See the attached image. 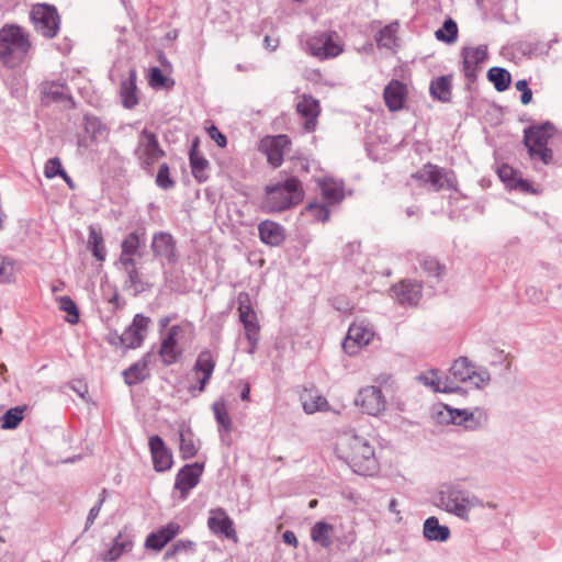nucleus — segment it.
Here are the masks:
<instances>
[{
    "label": "nucleus",
    "instance_id": "nucleus-50",
    "mask_svg": "<svg viewBox=\"0 0 562 562\" xmlns=\"http://www.w3.org/2000/svg\"><path fill=\"white\" fill-rule=\"evenodd\" d=\"M418 262H419V266L423 269V271L428 277H436V278L440 277L443 271V267L440 266V263L437 261V259H435L430 256H420L418 258Z\"/></svg>",
    "mask_w": 562,
    "mask_h": 562
},
{
    "label": "nucleus",
    "instance_id": "nucleus-32",
    "mask_svg": "<svg viewBox=\"0 0 562 562\" xmlns=\"http://www.w3.org/2000/svg\"><path fill=\"white\" fill-rule=\"evenodd\" d=\"M319 188L323 199L327 204H336L344 199L342 182H338L331 178H325L319 181Z\"/></svg>",
    "mask_w": 562,
    "mask_h": 562
},
{
    "label": "nucleus",
    "instance_id": "nucleus-53",
    "mask_svg": "<svg viewBox=\"0 0 562 562\" xmlns=\"http://www.w3.org/2000/svg\"><path fill=\"white\" fill-rule=\"evenodd\" d=\"M305 212L308 213L313 218L319 222H327L329 220V210L327 205L322 203H310L305 207Z\"/></svg>",
    "mask_w": 562,
    "mask_h": 562
},
{
    "label": "nucleus",
    "instance_id": "nucleus-16",
    "mask_svg": "<svg viewBox=\"0 0 562 562\" xmlns=\"http://www.w3.org/2000/svg\"><path fill=\"white\" fill-rule=\"evenodd\" d=\"M153 255L162 263H175L177 261L176 240L171 234L167 232H158L153 236L150 245Z\"/></svg>",
    "mask_w": 562,
    "mask_h": 562
},
{
    "label": "nucleus",
    "instance_id": "nucleus-57",
    "mask_svg": "<svg viewBox=\"0 0 562 562\" xmlns=\"http://www.w3.org/2000/svg\"><path fill=\"white\" fill-rule=\"evenodd\" d=\"M148 81L153 88H162L166 87L168 79L158 67H153L149 71Z\"/></svg>",
    "mask_w": 562,
    "mask_h": 562
},
{
    "label": "nucleus",
    "instance_id": "nucleus-64",
    "mask_svg": "<svg viewBox=\"0 0 562 562\" xmlns=\"http://www.w3.org/2000/svg\"><path fill=\"white\" fill-rule=\"evenodd\" d=\"M106 340L115 347H123V333L122 334H117L116 331L110 333L106 337Z\"/></svg>",
    "mask_w": 562,
    "mask_h": 562
},
{
    "label": "nucleus",
    "instance_id": "nucleus-11",
    "mask_svg": "<svg viewBox=\"0 0 562 562\" xmlns=\"http://www.w3.org/2000/svg\"><path fill=\"white\" fill-rule=\"evenodd\" d=\"M335 35V32H321L311 36L306 42L310 54L318 59H328L340 55L342 46L334 40Z\"/></svg>",
    "mask_w": 562,
    "mask_h": 562
},
{
    "label": "nucleus",
    "instance_id": "nucleus-15",
    "mask_svg": "<svg viewBox=\"0 0 562 562\" xmlns=\"http://www.w3.org/2000/svg\"><path fill=\"white\" fill-rule=\"evenodd\" d=\"M150 323V318L136 314L132 324L123 331V348L136 349L142 346Z\"/></svg>",
    "mask_w": 562,
    "mask_h": 562
},
{
    "label": "nucleus",
    "instance_id": "nucleus-34",
    "mask_svg": "<svg viewBox=\"0 0 562 562\" xmlns=\"http://www.w3.org/2000/svg\"><path fill=\"white\" fill-rule=\"evenodd\" d=\"M419 380L425 384L434 387L435 391L441 393H454L460 390L457 384H453L450 381L449 376H438L435 371L429 372L428 374H423L419 376Z\"/></svg>",
    "mask_w": 562,
    "mask_h": 562
},
{
    "label": "nucleus",
    "instance_id": "nucleus-63",
    "mask_svg": "<svg viewBox=\"0 0 562 562\" xmlns=\"http://www.w3.org/2000/svg\"><path fill=\"white\" fill-rule=\"evenodd\" d=\"M333 305L336 310L347 313L351 311V306L348 301L341 299V297H335L333 300Z\"/></svg>",
    "mask_w": 562,
    "mask_h": 562
},
{
    "label": "nucleus",
    "instance_id": "nucleus-24",
    "mask_svg": "<svg viewBox=\"0 0 562 562\" xmlns=\"http://www.w3.org/2000/svg\"><path fill=\"white\" fill-rule=\"evenodd\" d=\"M392 292L402 305H416L422 297V284L416 281L405 280L392 286Z\"/></svg>",
    "mask_w": 562,
    "mask_h": 562
},
{
    "label": "nucleus",
    "instance_id": "nucleus-3",
    "mask_svg": "<svg viewBox=\"0 0 562 562\" xmlns=\"http://www.w3.org/2000/svg\"><path fill=\"white\" fill-rule=\"evenodd\" d=\"M304 190L301 181L289 177L265 187L261 207L267 213H279L290 210L303 201Z\"/></svg>",
    "mask_w": 562,
    "mask_h": 562
},
{
    "label": "nucleus",
    "instance_id": "nucleus-12",
    "mask_svg": "<svg viewBox=\"0 0 562 562\" xmlns=\"http://www.w3.org/2000/svg\"><path fill=\"white\" fill-rule=\"evenodd\" d=\"M355 404L359 406L363 413L378 416L386 408V400L379 386L369 385L359 390Z\"/></svg>",
    "mask_w": 562,
    "mask_h": 562
},
{
    "label": "nucleus",
    "instance_id": "nucleus-4",
    "mask_svg": "<svg viewBox=\"0 0 562 562\" xmlns=\"http://www.w3.org/2000/svg\"><path fill=\"white\" fill-rule=\"evenodd\" d=\"M31 47L30 34L20 25L5 24L0 29V59L5 66L21 64Z\"/></svg>",
    "mask_w": 562,
    "mask_h": 562
},
{
    "label": "nucleus",
    "instance_id": "nucleus-59",
    "mask_svg": "<svg viewBox=\"0 0 562 562\" xmlns=\"http://www.w3.org/2000/svg\"><path fill=\"white\" fill-rule=\"evenodd\" d=\"M498 177L507 186L512 187L515 182V170L508 165H503L498 168Z\"/></svg>",
    "mask_w": 562,
    "mask_h": 562
},
{
    "label": "nucleus",
    "instance_id": "nucleus-52",
    "mask_svg": "<svg viewBox=\"0 0 562 562\" xmlns=\"http://www.w3.org/2000/svg\"><path fill=\"white\" fill-rule=\"evenodd\" d=\"M44 175L48 179H53L57 176H60L63 179H67V173L63 169L61 161L58 157L50 158L46 161Z\"/></svg>",
    "mask_w": 562,
    "mask_h": 562
},
{
    "label": "nucleus",
    "instance_id": "nucleus-25",
    "mask_svg": "<svg viewBox=\"0 0 562 562\" xmlns=\"http://www.w3.org/2000/svg\"><path fill=\"white\" fill-rule=\"evenodd\" d=\"M181 530L178 522L170 521L166 526L149 533L145 541V547L155 551H160L170 540H172Z\"/></svg>",
    "mask_w": 562,
    "mask_h": 562
},
{
    "label": "nucleus",
    "instance_id": "nucleus-18",
    "mask_svg": "<svg viewBox=\"0 0 562 562\" xmlns=\"http://www.w3.org/2000/svg\"><path fill=\"white\" fill-rule=\"evenodd\" d=\"M289 145L290 140L286 135L268 137L261 142V148L267 155L268 162L273 168L282 165L284 151Z\"/></svg>",
    "mask_w": 562,
    "mask_h": 562
},
{
    "label": "nucleus",
    "instance_id": "nucleus-23",
    "mask_svg": "<svg viewBox=\"0 0 562 562\" xmlns=\"http://www.w3.org/2000/svg\"><path fill=\"white\" fill-rule=\"evenodd\" d=\"M202 472L203 465L200 463L186 464L177 474L175 487L186 497V494L198 485Z\"/></svg>",
    "mask_w": 562,
    "mask_h": 562
},
{
    "label": "nucleus",
    "instance_id": "nucleus-54",
    "mask_svg": "<svg viewBox=\"0 0 562 562\" xmlns=\"http://www.w3.org/2000/svg\"><path fill=\"white\" fill-rule=\"evenodd\" d=\"M14 276V261L8 257L0 256V282L7 283Z\"/></svg>",
    "mask_w": 562,
    "mask_h": 562
},
{
    "label": "nucleus",
    "instance_id": "nucleus-2",
    "mask_svg": "<svg viewBox=\"0 0 562 562\" xmlns=\"http://www.w3.org/2000/svg\"><path fill=\"white\" fill-rule=\"evenodd\" d=\"M434 505L463 521H470V512L475 507H484V502L474 494L467 492L456 482L441 484L434 495Z\"/></svg>",
    "mask_w": 562,
    "mask_h": 562
},
{
    "label": "nucleus",
    "instance_id": "nucleus-28",
    "mask_svg": "<svg viewBox=\"0 0 562 562\" xmlns=\"http://www.w3.org/2000/svg\"><path fill=\"white\" fill-rule=\"evenodd\" d=\"M133 537L126 531H121L113 539L111 548L102 554V560L105 562L115 561L122 554L130 552L133 548Z\"/></svg>",
    "mask_w": 562,
    "mask_h": 562
},
{
    "label": "nucleus",
    "instance_id": "nucleus-33",
    "mask_svg": "<svg viewBox=\"0 0 562 562\" xmlns=\"http://www.w3.org/2000/svg\"><path fill=\"white\" fill-rule=\"evenodd\" d=\"M334 526L326 521H317L311 528V539L314 543L328 549L333 546Z\"/></svg>",
    "mask_w": 562,
    "mask_h": 562
},
{
    "label": "nucleus",
    "instance_id": "nucleus-31",
    "mask_svg": "<svg viewBox=\"0 0 562 562\" xmlns=\"http://www.w3.org/2000/svg\"><path fill=\"white\" fill-rule=\"evenodd\" d=\"M120 95L122 98V103L126 109H132L138 103L135 69H131L128 77L122 80Z\"/></svg>",
    "mask_w": 562,
    "mask_h": 562
},
{
    "label": "nucleus",
    "instance_id": "nucleus-29",
    "mask_svg": "<svg viewBox=\"0 0 562 562\" xmlns=\"http://www.w3.org/2000/svg\"><path fill=\"white\" fill-rule=\"evenodd\" d=\"M151 355L147 352L142 357L140 360L130 366L126 370L123 371L124 381L127 385H136L143 382L148 375V364L150 361Z\"/></svg>",
    "mask_w": 562,
    "mask_h": 562
},
{
    "label": "nucleus",
    "instance_id": "nucleus-61",
    "mask_svg": "<svg viewBox=\"0 0 562 562\" xmlns=\"http://www.w3.org/2000/svg\"><path fill=\"white\" fill-rule=\"evenodd\" d=\"M207 132H209L210 137L216 143V145L218 147L223 148L226 146L227 138L222 132H220V130L216 126L212 125L207 130Z\"/></svg>",
    "mask_w": 562,
    "mask_h": 562
},
{
    "label": "nucleus",
    "instance_id": "nucleus-26",
    "mask_svg": "<svg viewBox=\"0 0 562 562\" xmlns=\"http://www.w3.org/2000/svg\"><path fill=\"white\" fill-rule=\"evenodd\" d=\"M259 237L269 246H279L285 239V231L282 225L273 221H262L258 225Z\"/></svg>",
    "mask_w": 562,
    "mask_h": 562
},
{
    "label": "nucleus",
    "instance_id": "nucleus-51",
    "mask_svg": "<svg viewBox=\"0 0 562 562\" xmlns=\"http://www.w3.org/2000/svg\"><path fill=\"white\" fill-rule=\"evenodd\" d=\"M59 308L68 314L67 322L77 324L79 322V311L76 303L69 296L59 297Z\"/></svg>",
    "mask_w": 562,
    "mask_h": 562
},
{
    "label": "nucleus",
    "instance_id": "nucleus-22",
    "mask_svg": "<svg viewBox=\"0 0 562 562\" xmlns=\"http://www.w3.org/2000/svg\"><path fill=\"white\" fill-rule=\"evenodd\" d=\"M407 94L406 85L397 79H392L384 88L383 98L391 112L403 109Z\"/></svg>",
    "mask_w": 562,
    "mask_h": 562
},
{
    "label": "nucleus",
    "instance_id": "nucleus-5",
    "mask_svg": "<svg viewBox=\"0 0 562 562\" xmlns=\"http://www.w3.org/2000/svg\"><path fill=\"white\" fill-rule=\"evenodd\" d=\"M450 381L469 382L476 389H484L491 383L492 376L490 371L484 367H477L467 357H459L453 361L449 369Z\"/></svg>",
    "mask_w": 562,
    "mask_h": 562
},
{
    "label": "nucleus",
    "instance_id": "nucleus-49",
    "mask_svg": "<svg viewBox=\"0 0 562 562\" xmlns=\"http://www.w3.org/2000/svg\"><path fill=\"white\" fill-rule=\"evenodd\" d=\"M328 406L327 400L322 395L308 394L303 398V409L306 414L324 411Z\"/></svg>",
    "mask_w": 562,
    "mask_h": 562
},
{
    "label": "nucleus",
    "instance_id": "nucleus-38",
    "mask_svg": "<svg viewBox=\"0 0 562 562\" xmlns=\"http://www.w3.org/2000/svg\"><path fill=\"white\" fill-rule=\"evenodd\" d=\"M434 99L441 102H448L451 99V77L441 76L432 80L429 87Z\"/></svg>",
    "mask_w": 562,
    "mask_h": 562
},
{
    "label": "nucleus",
    "instance_id": "nucleus-60",
    "mask_svg": "<svg viewBox=\"0 0 562 562\" xmlns=\"http://www.w3.org/2000/svg\"><path fill=\"white\" fill-rule=\"evenodd\" d=\"M116 265L120 266L123 271L137 268L136 260L132 255L120 254Z\"/></svg>",
    "mask_w": 562,
    "mask_h": 562
},
{
    "label": "nucleus",
    "instance_id": "nucleus-55",
    "mask_svg": "<svg viewBox=\"0 0 562 562\" xmlns=\"http://www.w3.org/2000/svg\"><path fill=\"white\" fill-rule=\"evenodd\" d=\"M156 184L164 190H168L175 186L173 180L170 178L167 164L160 165L156 177Z\"/></svg>",
    "mask_w": 562,
    "mask_h": 562
},
{
    "label": "nucleus",
    "instance_id": "nucleus-20",
    "mask_svg": "<svg viewBox=\"0 0 562 562\" xmlns=\"http://www.w3.org/2000/svg\"><path fill=\"white\" fill-rule=\"evenodd\" d=\"M207 526L214 535L224 536L227 539H236L234 522L223 508L211 512Z\"/></svg>",
    "mask_w": 562,
    "mask_h": 562
},
{
    "label": "nucleus",
    "instance_id": "nucleus-13",
    "mask_svg": "<svg viewBox=\"0 0 562 562\" xmlns=\"http://www.w3.org/2000/svg\"><path fill=\"white\" fill-rule=\"evenodd\" d=\"M448 413V422L464 426L467 429H477L482 427L487 420V414L484 409L475 407L473 409H458L451 408L448 405L443 406Z\"/></svg>",
    "mask_w": 562,
    "mask_h": 562
},
{
    "label": "nucleus",
    "instance_id": "nucleus-30",
    "mask_svg": "<svg viewBox=\"0 0 562 562\" xmlns=\"http://www.w3.org/2000/svg\"><path fill=\"white\" fill-rule=\"evenodd\" d=\"M423 535L428 541L446 542L451 532L448 526L439 524L436 516H430L424 521Z\"/></svg>",
    "mask_w": 562,
    "mask_h": 562
},
{
    "label": "nucleus",
    "instance_id": "nucleus-7",
    "mask_svg": "<svg viewBox=\"0 0 562 562\" xmlns=\"http://www.w3.org/2000/svg\"><path fill=\"white\" fill-rule=\"evenodd\" d=\"M413 178L420 184L428 187L432 191L454 190L457 189V177L452 170L440 168L432 164H426Z\"/></svg>",
    "mask_w": 562,
    "mask_h": 562
},
{
    "label": "nucleus",
    "instance_id": "nucleus-6",
    "mask_svg": "<svg viewBox=\"0 0 562 562\" xmlns=\"http://www.w3.org/2000/svg\"><path fill=\"white\" fill-rule=\"evenodd\" d=\"M554 134V126L544 123L539 126H531L525 131L524 143L532 159H539L548 165L552 160V150L548 147L549 139Z\"/></svg>",
    "mask_w": 562,
    "mask_h": 562
},
{
    "label": "nucleus",
    "instance_id": "nucleus-45",
    "mask_svg": "<svg viewBox=\"0 0 562 562\" xmlns=\"http://www.w3.org/2000/svg\"><path fill=\"white\" fill-rule=\"evenodd\" d=\"M145 233L132 232L121 243V254L135 256L144 241Z\"/></svg>",
    "mask_w": 562,
    "mask_h": 562
},
{
    "label": "nucleus",
    "instance_id": "nucleus-17",
    "mask_svg": "<svg viewBox=\"0 0 562 562\" xmlns=\"http://www.w3.org/2000/svg\"><path fill=\"white\" fill-rule=\"evenodd\" d=\"M154 469L157 472H164L172 465V452L165 445L162 438L158 435H154L148 441Z\"/></svg>",
    "mask_w": 562,
    "mask_h": 562
},
{
    "label": "nucleus",
    "instance_id": "nucleus-58",
    "mask_svg": "<svg viewBox=\"0 0 562 562\" xmlns=\"http://www.w3.org/2000/svg\"><path fill=\"white\" fill-rule=\"evenodd\" d=\"M239 315L254 313L250 296L247 292H240L237 296Z\"/></svg>",
    "mask_w": 562,
    "mask_h": 562
},
{
    "label": "nucleus",
    "instance_id": "nucleus-56",
    "mask_svg": "<svg viewBox=\"0 0 562 562\" xmlns=\"http://www.w3.org/2000/svg\"><path fill=\"white\" fill-rule=\"evenodd\" d=\"M106 498V490H102L98 503L90 509L87 521H86V530H88L97 519L100 514L101 507Z\"/></svg>",
    "mask_w": 562,
    "mask_h": 562
},
{
    "label": "nucleus",
    "instance_id": "nucleus-8",
    "mask_svg": "<svg viewBox=\"0 0 562 562\" xmlns=\"http://www.w3.org/2000/svg\"><path fill=\"white\" fill-rule=\"evenodd\" d=\"M134 155L138 160L139 166L145 171L150 172L154 165L165 156V151L159 145L157 135L147 128H144L138 135Z\"/></svg>",
    "mask_w": 562,
    "mask_h": 562
},
{
    "label": "nucleus",
    "instance_id": "nucleus-1",
    "mask_svg": "<svg viewBox=\"0 0 562 562\" xmlns=\"http://www.w3.org/2000/svg\"><path fill=\"white\" fill-rule=\"evenodd\" d=\"M335 453L357 474L372 475L378 470L373 446L369 439L353 430L344 431L337 436Z\"/></svg>",
    "mask_w": 562,
    "mask_h": 562
},
{
    "label": "nucleus",
    "instance_id": "nucleus-62",
    "mask_svg": "<svg viewBox=\"0 0 562 562\" xmlns=\"http://www.w3.org/2000/svg\"><path fill=\"white\" fill-rule=\"evenodd\" d=\"M69 387L76 392L81 398L86 400L88 394V385L81 380H75L70 383Z\"/></svg>",
    "mask_w": 562,
    "mask_h": 562
},
{
    "label": "nucleus",
    "instance_id": "nucleus-36",
    "mask_svg": "<svg viewBox=\"0 0 562 562\" xmlns=\"http://www.w3.org/2000/svg\"><path fill=\"white\" fill-rule=\"evenodd\" d=\"M195 147L196 143L193 144L190 150V166L194 179L201 183L209 179L210 164L205 158L196 153Z\"/></svg>",
    "mask_w": 562,
    "mask_h": 562
},
{
    "label": "nucleus",
    "instance_id": "nucleus-19",
    "mask_svg": "<svg viewBox=\"0 0 562 562\" xmlns=\"http://www.w3.org/2000/svg\"><path fill=\"white\" fill-rule=\"evenodd\" d=\"M461 54L463 57L464 76L472 80L476 77L479 64L487 58V46L479 45L477 47H464Z\"/></svg>",
    "mask_w": 562,
    "mask_h": 562
},
{
    "label": "nucleus",
    "instance_id": "nucleus-39",
    "mask_svg": "<svg viewBox=\"0 0 562 562\" xmlns=\"http://www.w3.org/2000/svg\"><path fill=\"white\" fill-rule=\"evenodd\" d=\"M126 276L125 288L133 290L134 295H138L151 288L137 268L124 271Z\"/></svg>",
    "mask_w": 562,
    "mask_h": 562
},
{
    "label": "nucleus",
    "instance_id": "nucleus-43",
    "mask_svg": "<svg viewBox=\"0 0 562 562\" xmlns=\"http://www.w3.org/2000/svg\"><path fill=\"white\" fill-rule=\"evenodd\" d=\"M487 78L491 82H493L495 89L499 92L505 91L512 82V76L509 71L501 67H492L487 71Z\"/></svg>",
    "mask_w": 562,
    "mask_h": 562
},
{
    "label": "nucleus",
    "instance_id": "nucleus-27",
    "mask_svg": "<svg viewBox=\"0 0 562 562\" xmlns=\"http://www.w3.org/2000/svg\"><path fill=\"white\" fill-rule=\"evenodd\" d=\"M239 321L241 322L245 336L248 341L247 353L254 355L260 338V326L258 324L256 312L250 314L239 315Z\"/></svg>",
    "mask_w": 562,
    "mask_h": 562
},
{
    "label": "nucleus",
    "instance_id": "nucleus-40",
    "mask_svg": "<svg viewBox=\"0 0 562 562\" xmlns=\"http://www.w3.org/2000/svg\"><path fill=\"white\" fill-rule=\"evenodd\" d=\"M216 362L215 359L210 350H203L199 353L196 361L194 363V371L198 374H202V376L210 378L213 374V371L215 369Z\"/></svg>",
    "mask_w": 562,
    "mask_h": 562
},
{
    "label": "nucleus",
    "instance_id": "nucleus-37",
    "mask_svg": "<svg viewBox=\"0 0 562 562\" xmlns=\"http://www.w3.org/2000/svg\"><path fill=\"white\" fill-rule=\"evenodd\" d=\"M398 27L397 22H392L381 29L375 35L378 47L393 49L396 46Z\"/></svg>",
    "mask_w": 562,
    "mask_h": 562
},
{
    "label": "nucleus",
    "instance_id": "nucleus-44",
    "mask_svg": "<svg viewBox=\"0 0 562 562\" xmlns=\"http://www.w3.org/2000/svg\"><path fill=\"white\" fill-rule=\"evenodd\" d=\"M214 417L220 426L218 430L222 434L223 431L229 434L232 430V418L226 409L225 403L223 401H217L212 406Z\"/></svg>",
    "mask_w": 562,
    "mask_h": 562
},
{
    "label": "nucleus",
    "instance_id": "nucleus-9",
    "mask_svg": "<svg viewBox=\"0 0 562 562\" xmlns=\"http://www.w3.org/2000/svg\"><path fill=\"white\" fill-rule=\"evenodd\" d=\"M31 21L37 33L46 38H54L60 26V18L54 5L37 3L33 5Z\"/></svg>",
    "mask_w": 562,
    "mask_h": 562
},
{
    "label": "nucleus",
    "instance_id": "nucleus-48",
    "mask_svg": "<svg viewBox=\"0 0 562 562\" xmlns=\"http://www.w3.org/2000/svg\"><path fill=\"white\" fill-rule=\"evenodd\" d=\"M43 92L54 101H61L67 98L68 90L61 82L50 81L43 83Z\"/></svg>",
    "mask_w": 562,
    "mask_h": 562
},
{
    "label": "nucleus",
    "instance_id": "nucleus-35",
    "mask_svg": "<svg viewBox=\"0 0 562 562\" xmlns=\"http://www.w3.org/2000/svg\"><path fill=\"white\" fill-rule=\"evenodd\" d=\"M83 128L92 142L103 140L109 134L106 125L94 115L87 114L83 116Z\"/></svg>",
    "mask_w": 562,
    "mask_h": 562
},
{
    "label": "nucleus",
    "instance_id": "nucleus-14",
    "mask_svg": "<svg viewBox=\"0 0 562 562\" xmlns=\"http://www.w3.org/2000/svg\"><path fill=\"white\" fill-rule=\"evenodd\" d=\"M372 327L364 323H355L350 325L347 337L342 342L345 352L352 356L357 353L359 347L367 346L373 338Z\"/></svg>",
    "mask_w": 562,
    "mask_h": 562
},
{
    "label": "nucleus",
    "instance_id": "nucleus-42",
    "mask_svg": "<svg viewBox=\"0 0 562 562\" xmlns=\"http://www.w3.org/2000/svg\"><path fill=\"white\" fill-rule=\"evenodd\" d=\"M199 451L195 445L194 435L190 428L180 431V453L183 459L193 458Z\"/></svg>",
    "mask_w": 562,
    "mask_h": 562
},
{
    "label": "nucleus",
    "instance_id": "nucleus-10",
    "mask_svg": "<svg viewBox=\"0 0 562 562\" xmlns=\"http://www.w3.org/2000/svg\"><path fill=\"white\" fill-rule=\"evenodd\" d=\"M191 327L192 324L189 322L172 325L165 337H162L158 355L165 366L176 363L182 356V349L179 347V339Z\"/></svg>",
    "mask_w": 562,
    "mask_h": 562
},
{
    "label": "nucleus",
    "instance_id": "nucleus-46",
    "mask_svg": "<svg viewBox=\"0 0 562 562\" xmlns=\"http://www.w3.org/2000/svg\"><path fill=\"white\" fill-rule=\"evenodd\" d=\"M25 407H13L7 411L1 417L2 429H15L23 420V412Z\"/></svg>",
    "mask_w": 562,
    "mask_h": 562
},
{
    "label": "nucleus",
    "instance_id": "nucleus-41",
    "mask_svg": "<svg viewBox=\"0 0 562 562\" xmlns=\"http://www.w3.org/2000/svg\"><path fill=\"white\" fill-rule=\"evenodd\" d=\"M88 245L93 256L99 261L105 260L106 249L101 232L97 231L93 226L89 227Z\"/></svg>",
    "mask_w": 562,
    "mask_h": 562
},
{
    "label": "nucleus",
    "instance_id": "nucleus-47",
    "mask_svg": "<svg viewBox=\"0 0 562 562\" xmlns=\"http://www.w3.org/2000/svg\"><path fill=\"white\" fill-rule=\"evenodd\" d=\"M435 35L437 40L448 44L456 42L458 36L457 23L452 19H447L442 27L436 31Z\"/></svg>",
    "mask_w": 562,
    "mask_h": 562
},
{
    "label": "nucleus",
    "instance_id": "nucleus-21",
    "mask_svg": "<svg viewBox=\"0 0 562 562\" xmlns=\"http://www.w3.org/2000/svg\"><path fill=\"white\" fill-rule=\"evenodd\" d=\"M296 111L305 120L304 128L307 132L314 131L317 124V117L321 113L318 100L310 94H303L301 100L296 103Z\"/></svg>",
    "mask_w": 562,
    "mask_h": 562
}]
</instances>
